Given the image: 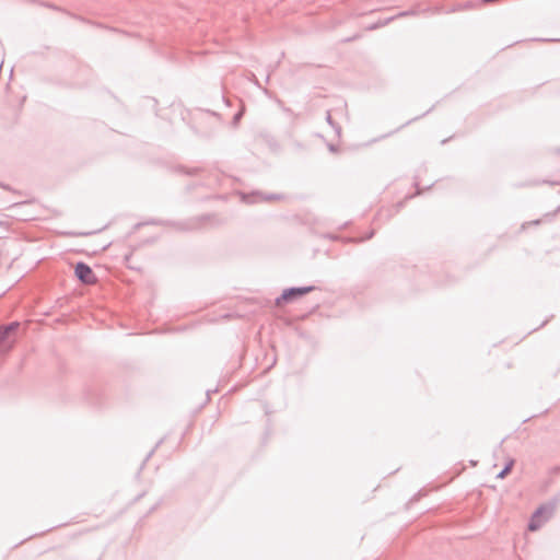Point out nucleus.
<instances>
[{
  "mask_svg": "<svg viewBox=\"0 0 560 560\" xmlns=\"http://www.w3.org/2000/svg\"><path fill=\"white\" fill-rule=\"evenodd\" d=\"M18 325H10L0 328V357L8 353L15 342V330Z\"/></svg>",
  "mask_w": 560,
  "mask_h": 560,
  "instance_id": "f257e3e1",
  "label": "nucleus"
},
{
  "mask_svg": "<svg viewBox=\"0 0 560 560\" xmlns=\"http://www.w3.org/2000/svg\"><path fill=\"white\" fill-rule=\"evenodd\" d=\"M553 509L551 506H540L532 516L528 529L532 532L537 530L541 525L551 517Z\"/></svg>",
  "mask_w": 560,
  "mask_h": 560,
  "instance_id": "f03ea898",
  "label": "nucleus"
},
{
  "mask_svg": "<svg viewBox=\"0 0 560 560\" xmlns=\"http://www.w3.org/2000/svg\"><path fill=\"white\" fill-rule=\"evenodd\" d=\"M75 276L80 279L81 282L85 284H94L96 282L94 272L88 265L83 262H79L75 266Z\"/></svg>",
  "mask_w": 560,
  "mask_h": 560,
  "instance_id": "7ed1b4c3",
  "label": "nucleus"
},
{
  "mask_svg": "<svg viewBox=\"0 0 560 560\" xmlns=\"http://www.w3.org/2000/svg\"><path fill=\"white\" fill-rule=\"evenodd\" d=\"M311 291V288H295L285 290L282 295L277 299V305L281 306L296 298H300Z\"/></svg>",
  "mask_w": 560,
  "mask_h": 560,
  "instance_id": "20e7f679",
  "label": "nucleus"
}]
</instances>
